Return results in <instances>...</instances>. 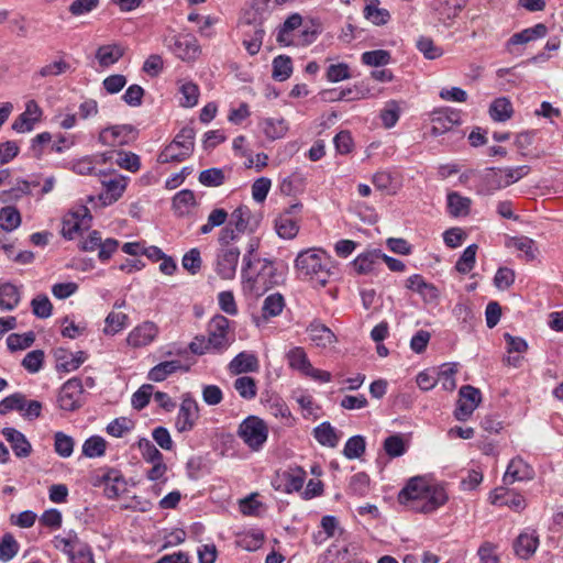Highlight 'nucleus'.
I'll list each match as a JSON object with an SVG mask.
<instances>
[{
    "label": "nucleus",
    "mask_w": 563,
    "mask_h": 563,
    "mask_svg": "<svg viewBox=\"0 0 563 563\" xmlns=\"http://www.w3.org/2000/svg\"><path fill=\"white\" fill-rule=\"evenodd\" d=\"M128 320V316L122 312H110L106 318V327L103 332L108 335H114L120 332Z\"/></svg>",
    "instance_id": "obj_62"
},
{
    "label": "nucleus",
    "mask_w": 563,
    "mask_h": 563,
    "mask_svg": "<svg viewBox=\"0 0 563 563\" xmlns=\"http://www.w3.org/2000/svg\"><path fill=\"white\" fill-rule=\"evenodd\" d=\"M19 302V288L11 283L0 284V308L3 310H13Z\"/></svg>",
    "instance_id": "obj_37"
},
{
    "label": "nucleus",
    "mask_w": 563,
    "mask_h": 563,
    "mask_svg": "<svg viewBox=\"0 0 563 563\" xmlns=\"http://www.w3.org/2000/svg\"><path fill=\"white\" fill-rule=\"evenodd\" d=\"M461 123V112L452 108L438 111L432 119V134L441 135Z\"/></svg>",
    "instance_id": "obj_19"
},
{
    "label": "nucleus",
    "mask_w": 563,
    "mask_h": 563,
    "mask_svg": "<svg viewBox=\"0 0 563 563\" xmlns=\"http://www.w3.org/2000/svg\"><path fill=\"white\" fill-rule=\"evenodd\" d=\"M21 223V214L15 207L7 206L0 209V228L11 232Z\"/></svg>",
    "instance_id": "obj_44"
},
{
    "label": "nucleus",
    "mask_w": 563,
    "mask_h": 563,
    "mask_svg": "<svg viewBox=\"0 0 563 563\" xmlns=\"http://www.w3.org/2000/svg\"><path fill=\"white\" fill-rule=\"evenodd\" d=\"M459 398L467 400L470 405L456 406L454 417L459 421L467 420L482 401L481 390L472 385H464L459 390Z\"/></svg>",
    "instance_id": "obj_17"
},
{
    "label": "nucleus",
    "mask_w": 563,
    "mask_h": 563,
    "mask_svg": "<svg viewBox=\"0 0 563 563\" xmlns=\"http://www.w3.org/2000/svg\"><path fill=\"white\" fill-rule=\"evenodd\" d=\"M532 477V467L521 457H515L509 462L503 482L505 485H511L517 481H526Z\"/></svg>",
    "instance_id": "obj_21"
},
{
    "label": "nucleus",
    "mask_w": 563,
    "mask_h": 563,
    "mask_svg": "<svg viewBox=\"0 0 563 563\" xmlns=\"http://www.w3.org/2000/svg\"><path fill=\"white\" fill-rule=\"evenodd\" d=\"M378 5L379 0H367L364 8V16L375 25H384L390 20V13Z\"/></svg>",
    "instance_id": "obj_36"
},
{
    "label": "nucleus",
    "mask_w": 563,
    "mask_h": 563,
    "mask_svg": "<svg viewBox=\"0 0 563 563\" xmlns=\"http://www.w3.org/2000/svg\"><path fill=\"white\" fill-rule=\"evenodd\" d=\"M384 450L389 457H399L406 453V444L401 434H393L384 440Z\"/></svg>",
    "instance_id": "obj_55"
},
{
    "label": "nucleus",
    "mask_w": 563,
    "mask_h": 563,
    "mask_svg": "<svg viewBox=\"0 0 563 563\" xmlns=\"http://www.w3.org/2000/svg\"><path fill=\"white\" fill-rule=\"evenodd\" d=\"M107 449V442L102 437L92 435L82 444V454L89 459L103 456Z\"/></svg>",
    "instance_id": "obj_46"
},
{
    "label": "nucleus",
    "mask_w": 563,
    "mask_h": 563,
    "mask_svg": "<svg viewBox=\"0 0 563 563\" xmlns=\"http://www.w3.org/2000/svg\"><path fill=\"white\" fill-rule=\"evenodd\" d=\"M230 373L239 375L243 373H254L260 368L258 358L254 353L241 352L233 357L228 366Z\"/></svg>",
    "instance_id": "obj_24"
},
{
    "label": "nucleus",
    "mask_w": 563,
    "mask_h": 563,
    "mask_svg": "<svg viewBox=\"0 0 563 563\" xmlns=\"http://www.w3.org/2000/svg\"><path fill=\"white\" fill-rule=\"evenodd\" d=\"M136 129L131 124H119L104 128L99 133V142L107 146L129 144L136 137Z\"/></svg>",
    "instance_id": "obj_12"
},
{
    "label": "nucleus",
    "mask_w": 563,
    "mask_h": 563,
    "mask_svg": "<svg viewBox=\"0 0 563 563\" xmlns=\"http://www.w3.org/2000/svg\"><path fill=\"white\" fill-rule=\"evenodd\" d=\"M1 433L11 444V448L18 457H27L31 454L32 445L21 431L7 427L2 429Z\"/></svg>",
    "instance_id": "obj_23"
},
{
    "label": "nucleus",
    "mask_w": 563,
    "mask_h": 563,
    "mask_svg": "<svg viewBox=\"0 0 563 563\" xmlns=\"http://www.w3.org/2000/svg\"><path fill=\"white\" fill-rule=\"evenodd\" d=\"M179 91L184 98V101L180 102L183 107L191 108L198 103L200 91L198 85H196L195 82H184L180 86Z\"/></svg>",
    "instance_id": "obj_57"
},
{
    "label": "nucleus",
    "mask_w": 563,
    "mask_h": 563,
    "mask_svg": "<svg viewBox=\"0 0 563 563\" xmlns=\"http://www.w3.org/2000/svg\"><path fill=\"white\" fill-rule=\"evenodd\" d=\"M236 434L251 451L257 452L267 441L268 427L262 418L251 415L239 424Z\"/></svg>",
    "instance_id": "obj_5"
},
{
    "label": "nucleus",
    "mask_w": 563,
    "mask_h": 563,
    "mask_svg": "<svg viewBox=\"0 0 563 563\" xmlns=\"http://www.w3.org/2000/svg\"><path fill=\"white\" fill-rule=\"evenodd\" d=\"M128 186L126 178H109L108 181H102V191L98 195H88L86 202L93 205V207H108L118 201Z\"/></svg>",
    "instance_id": "obj_7"
},
{
    "label": "nucleus",
    "mask_w": 563,
    "mask_h": 563,
    "mask_svg": "<svg viewBox=\"0 0 563 563\" xmlns=\"http://www.w3.org/2000/svg\"><path fill=\"white\" fill-rule=\"evenodd\" d=\"M33 313L40 319H46L51 317L53 306L46 295H38L31 301Z\"/></svg>",
    "instance_id": "obj_63"
},
{
    "label": "nucleus",
    "mask_w": 563,
    "mask_h": 563,
    "mask_svg": "<svg viewBox=\"0 0 563 563\" xmlns=\"http://www.w3.org/2000/svg\"><path fill=\"white\" fill-rule=\"evenodd\" d=\"M477 244L468 245L455 263V269L461 274L470 273L476 263Z\"/></svg>",
    "instance_id": "obj_49"
},
{
    "label": "nucleus",
    "mask_w": 563,
    "mask_h": 563,
    "mask_svg": "<svg viewBox=\"0 0 563 563\" xmlns=\"http://www.w3.org/2000/svg\"><path fill=\"white\" fill-rule=\"evenodd\" d=\"M548 34V27L543 23H538L532 27H527L512 34L507 41V46H515L529 43L531 41L543 38Z\"/></svg>",
    "instance_id": "obj_27"
},
{
    "label": "nucleus",
    "mask_w": 563,
    "mask_h": 563,
    "mask_svg": "<svg viewBox=\"0 0 563 563\" xmlns=\"http://www.w3.org/2000/svg\"><path fill=\"white\" fill-rule=\"evenodd\" d=\"M307 331L310 340L319 347H328L336 342V336L331 329L318 321L311 322Z\"/></svg>",
    "instance_id": "obj_25"
},
{
    "label": "nucleus",
    "mask_w": 563,
    "mask_h": 563,
    "mask_svg": "<svg viewBox=\"0 0 563 563\" xmlns=\"http://www.w3.org/2000/svg\"><path fill=\"white\" fill-rule=\"evenodd\" d=\"M287 360H288V364L291 368L299 371L303 375H306V373L312 366L307 356V353L300 346L292 347L287 353Z\"/></svg>",
    "instance_id": "obj_42"
},
{
    "label": "nucleus",
    "mask_w": 563,
    "mask_h": 563,
    "mask_svg": "<svg viewBox=\"0 0 563 563\" xmlns=\"http://www.w3.org/2000/svg\"><path fill=\"white\" fill-rule=\"evenodd\" d=\"M350 493L356 496H365L369 489V476L360 472L351 477L349 485Z\"/></svg>",
    "instance_id": "obj_64"
},
{
    "label": "nucleus",
    "mask_w": 563,
    "mask_h": 563,
    "mask_svg": "<svg viewBox=\"0 0 563 563\" xmlns=\"http://www.w3.org/2000/svg\"><path fill=\"white\" fill-rule=\"evenodd\" d=\"M251 210L246 206L238 207L230 216L229 224L235 228L238 233H243L249 227Z\"/></svg>",
    "instance_id": "obj_51"
},
{
    "label": "nucleus",
    "mask_w": 563,
    "mask_h": 563,
    "mask_svg": "<svg viewBox=\"0 0 563 563\" xmlns=\"http://www.w3.org/2000/svg\"><path fill=\"white\" fill-rule=\"evenodd\" d=\"M19 549L20 545L13 534L4 533L0 539V561L9 562L18 554Z\"/></svg>",
    "instance_id": "obj_50"
},
{
    "label": "nucleus",
    "mask_w": 563,
    "mask_h": 563,
    "mask_svg": "<svg viewBox=\"0 0 563 563\" xmlns=\"http://www.w3.org/2000/svg\"><path fill=\"white\" fill-rule=\"evenodd\" d=\"M195 135L194 128H183L174 140L161 152L158 162L165 164L186 159L194 152Z\"/></svg>",
    "instance_id": "obj_4"
},
{
    "label": "nucleus",
    "mask_w": 563,
    "mask_h": 563,
    "mask_svg": "<svg viewBox=\"0 0 563 563\" xmlns=\"http://www.w3.org/2000/svg\"><path fill=\"white\" fill-rule=\"evenodd\" d=\"M540 544L539 533L536 529L526 528L512 543L514 552L521 560L531 559Z\"/></svg>",
    "instance_id": "obj_15"
},
{
    "label": "nucleus",
    "mask_w": 563,
    "mask_h": 563,
    "mask_svg": "<svg viewBox=\"0 0 563 563\" xmlns=\"http://www.w3.org/2000/svg\"><path fill=\"white\" fill-rule=\"evenodd\" d=\"M262 130L267 139L277 140L288 131V124L284 119L267 118L261 122Z\"/></svg>",
    "instance_id": "obj_39"
},
{
    "label": "nucleus",
    "mask_w": 563,
    "mask_h": 563,
    "mask_svg": "<svg viewBox=\"0 0 563 563\" xmlns=\"http://www.w3.org/2000/svg\"><path fill=\"white\" fill-rule=\"evenodd\" d=\"M199 418V408L197 401L186 394L179 407L176 417L175 427L178 432H188L194 429Z\"/></svg>",
    "instance_id": "obj_13"
},
{
    "label": "nucleus",
    "mask_w": 563,
    "mask_h": 563,
    "mask_svg": "<svg viewBox=\"0 0 563 563\" xmlns=\"http://www.w3.org/2000/svg\"><path fill=\"white\" fill-rule=\"evenodd\" d=\"M137 448L141 451L142 457L147 463H153L164 459L161 451L146 438H141L137 441Z\"/></svg>",
    "instance_id": "obj_59"
},
{
    "label": "nucleus",
    "mask_w": 563,
    "mask_h": 563,
    "mask_svg": "<svg viewBox=\"0 0 563 563\" xmlns=\"http://www.w3.org/2000/svg\"><path fill=\"white\" fill-rule=\"evenodd\" d=\"M275 230L282 239L291 240L298 234L299 225L295 219L287 214H280L275 220Z\"/></svg>",
    "instance_id": "obj_40"
},
{
    "label": "nucleus",
    "mask_w": 563,
    "mask_h": 563,
    "mask_svg": "<svg viewBox=\"0 0 563 563\" xmlns=\"http://www.w3.org/2000/svg\"><path fill=\"white\" fill-rule=\"evenodd\" d=\"M380 265V250H372L360 254L353 262L354 271L360 275L374 272Z\"/></svg>",
    "instance_id": "obj_26"
},
{
    "label": "nucleus",
    "mask_w": 563,
    "mask_h": 563,
    "mask_svg": "<svg viewBox=\"0 0 563 563\" xmlns=\"http://www.w3.org/2000/svg\"><path fill=\"white\" fill-rule=\"evenodd\" d=\"M366 449V441L363 435H353L345 442L343 454L349 460L360 459Z\"/></svg>",
    "instance_id": "obj_48"
},
{
    "label": "nucleus",
    "mask_w": 563,
    "mask_h": 563,
    "mask_svg": "<svg viewBox=\"0 0 563 563\" xmlns=\"http://www.w3.org/2000/svg\"><path fill=\"white\" fill-rule=\"evenodd\" d=\"M44 357V351L33 350L24 356L21 364L27 372L34 374L43 367Z\"/></svg>",
    "instance_id": "obj_61"
},
{
    "label": "nucleus",
    "mask_w": 563,
    "mask_h": 563,
    "mask_svg": "<svg viewBox=\"0 0 563 563\" xmlns=\"http://www.w3.org/2000/svg\"><path fill=\"white\" fill-rule=\"evenodd\" d=\"M195 206L196 198L194 192L189 189L180 190L173 198V210L177 217L189 214Z\"/></svg>",
    "instance_id": "obj_30"
},
{
    "label": "nucleus",
    "mask_w": 563,
    "mask_h": 563,
    "mask_svg": "<svg viewBox=\"0 0 563 563\" xmlns=\"http://www.w3.org/2000/svg\"><path fill=\"white\" fill-rule=\"evenodd\" d=\"M489 500L495 506H507L517 512L522 511L527 507V501L521 494L506 487L495 488L489 495Z\"/></svg>",
    "instance_id": "obj_16"
},
{
    "label": "nucleus",
    "mask_w": 563,
    "mask_h": 563,
    "mask_svg": "<svg viewBox=\"0 0 563 563\" xmlns=\"http://www.w3.org/2000/svg\"><path fill=\"white\" fill-rule=\"evenodd\" d=\"M108 161H113L120 168L132 174L139 172L141 167V158L133 152L111 151L100 155V162L106 163Z\"/></svg>",
    "instance_id": "obj_18"
},
{
    "label": "nucleus",
    "mask_w": 563,
    "mask_h": 563,
    "mask_svg": "<svg viewBox=\"0 0 563 563\" xmlns=\"http://www.w3.org/2000/svg\"><path fill=\"white\" fill-rule=\"evenodd\" d=\"M390 53L385 49L367 51L361 56V60L364 65L373 67L385 66L390 62Z\"/></svg>",
    "instance_id": "obj_53"
},
{
    "label": "nucleus",
    "mask_w": 563,
    "mask_h": 563,
    "mask_svg": "<svg viewBox=\"0 0 563 563\" xmlns=\"http://www.w3.org/2000/svg\"><path fill=\"white\" fill-rule=\"evenodd\" d=\"M558 178H531V184L528 186L527 192H531L533 195H549L551 190L558 192ZM526 192V190H522Z\"/></svg>",
    "instance_id": "obj_45"
},
{
    "label": "nucleus",
    "mask_w": 563,
    "mask_h": 563,
    "mask_svg": "<svg viewBox=\"0 0 563 563\" xmlns=\"http://www.w3.org/2000/svg\"><path fill=\"white\" fill-rule=\"evenodd\" d=\"M92 216L86 205L78 206L75 210L67 212L62 222V235L73 240L77 233L88 230L91 225Z\"/></svg>",
    "instance_id": "obj_6"
},
{
    "label": "nucleus",
    "mask_w": 563,
    "mask_h": 563,
    "mask_svg": "<svg viewBox=\"0 0 563 563\" xmlns=\"http://www.w3.org/2000/svg\"><path fill=\"white\" fill-rule=\"evenodd\" d=\"M305 178H283L279 190L284 196L297 197L305 191Z\"/></svg>",
    "instance_id": "obj_58"
},
{
    "label": "nucleus",
    "mask_w": 563,
    "mask_h": 563,
    "mask_svg": "<svg viewBox=\"0 0 563 563\" xmlns=\"http://www.w3.org/2000/svg\"><path fill=\"white\" fill-rule=\"evenodd\" d=\"M302 23V18L299 13H292L285 22L279 26L277 33V42L282 45L289 46L295 44V41L290 40L289 33L298 29Z\"/></svg>",
    "instance_id": "obj_34"
},
{
    "label": "nucleus",
    "mask_w": 563,
    "mask_h": 563,
    "mask_svg": "<svg viewBox=\"0 0 563 563\" xmlns=\"http://www.w3.org/2000/svg\"><path fill=\"white\" fill-rule=\"evenodd\" d=\"M398 501L415 512L431 514L448 501V494L442 486H429L422 477H412L399 492Z\"/></svg>",
    "instance_id": "obj_1"
},
{
    "label": "nucleus",
    "mask_w": 563,
    "mask_h": 563,
    "mask_svg": "<svg viewBox=\"0 0 563 563\" xmlns=\"http://www.w3.org/2000/svg\"><path fill=\"white\" fill-rule=\"evenodd\" d=\"M307 473L300 466L289 467L288 471L284 472L283 477L285 479L286 493L299 492L303 487Z\"/></svg>",
    "instance_id": "obj_35"
},
{
    "label": "nucleus",
    "mask_w": 563,
    "mask_h": 563,
    "mask_svg": "<svg viewBox=\"0 0 563 563\" xmlns=\"http://www.w3.org/2000/svg\"><path fill=\"white\" fill-rule=\"evenodd\" d=\"M84 386L81 379L73 377L65 382L58 393V407L65 411H75L84 405Z\"/></svg>",
    "instance_id": "obj_8"
},
{
    "label": "nucleus",
    "mask_w": 563,
    "mask_h": 563,
    "mask_svg": "<svg viewBox=\"0 0 563 563\" xmlns=\"http://www.w3.org/2000/svg\"><path fill=\"white\" fill-rule=\"evenodd\" d=\"M520 178H479L477 185V192L481 195H493L496 190L506 188L511 184L518 181Z\"/></svg>",
    "instance_id": "obj_43"
},
{
    "label": "nucleus",
    "mask_w": 563,
    "mask_h": 563,
    "mask_svg": "<svg viewBox=\"0 0 563 563\" xmlns=\"http://www.w3.org/2000/svg\"><path fill=\"white\" fill-rule=\"evenodd\" d=\"M512 112V104L506 97L496 98L489 106V115L496 122L507 121Z\"/></svg>",
    "instance_id": "obj_33"
},
{
    "label": "nucleus",
    "mask_w": 563,
    "mask_h": 563,
    "mask_svg": "<svg viewBox=\"0 0 563 563\" xmlns=\"http://www.w3.org/2000/svg\"><path fill=\"white\" fill-rule=\"evenodd\" d=\"M35 341V334L33 331L25 332L23 334L11 333L7 338L8 349L11 351L25 350L30 347Z\"/></svg>",
    "instance_id": "obj_52"
},
{
    "label": "nucleus",
    "mask_w": 563,
    "mask_h": 563,
    "mask_svg": "<svg viewBox=\"0 0 563 563\" xmlns=\"http://www.w3.org/2000/svg\"><path fill=\"white\" fill-rule=\"evenodd\" d=\"M74 440L71 437L58 431L54 435L55 452L62 457H69L74 451Z\"/></svg>",
    "instance_id": "obj_56"
},
{
    "label": "nucleus",
    "mask_w": 563,
    "mask_h": 563,
    "mask_svg": "<svg viewBox=\"0 0 563 563\" xmlns=\"http://www.w3.org/2000/svg\"><path fill=\"white\" fill-rule=\"evenodd\" d=\"M256 264L261 265L260 269L255 274L251 269L247 271L242 279L244 286L257 296L285 282V268L282 263L269 258H257Z\"/></svg>",
    "instance_id": "obj_3"
},
{
    "label": "nucleus",
    "mask_w": 563,
    "mask_h": 563,
    "mask_svg": "<svg viewBox=\"0 0 563 563\" xmlns=\"http://www.w3.org/2000/svg\"><path fill=\"white\" fill-rule=\"evenodd\" d=\"M285 307V299L282 294L275 292L267 296L262 306V317L265 320L279 316Z\"/></svg>",
    "instance_id": "obj_38"
},
{
    "label": "nucleus",
    "mask_w": 563,
    "mask_h": 563,
    "mask_svg": "<svg viewBox=\"0 0 563 563\" xmlns=\"http://www.w3.org/2000/svg\"><path fill=\"white\" fill-rule=\"evenodd\" d=\"M240 258L239 247H220L217 252L216 272L222 279H232Z\"/></svg>",
    "instance_id": "obj_14"
},
{
    "label": "nucleus",
    "mask_w": 563,
    "mask_h": 563,
    "mask_svg": "<svg viewBox=\"0 0 563 563\" xmlns=\"http://www.w3.org/2000/svg\"><path fill=\"white\" fill-rule=\"evenodd\" d=\"M331 257L321 249L311 247L298 253L295 269L298 278L309 280L314 286L324 287L331 276Z\"/></svg>",
    "instance_id": "obj_2"
},
{
    "label": "nucleus",
    "mask_w": 563,
    "mask_h": 563,
    "mask_svg": "<svg viewBox=\"0 0 563 563\" xmlns=\"http://www.w3.org/2000/svg\"><path fill=\"white\" fill-rule=\"evenodd\" d=\"M157 325L152 321H145L129 333L126 341L133 347L145 346L157 336Z\"/></svg>",
    "instance_id": "obj_20"
},
{
    "label": "nucleus",
    "mask_w": 563,
    "mask_h": 563,
    "mask_svg": "<svg viewBox=\"0 0 563 563\" xmlns=\"http://www.w3.org/2000/svg\"><path fill=\"white\" fill-rule=\"evenodd\" d=\"M208 342L213 352L221 353L231 345L229 320L223 316L213 317L208 324Z\"/></svg>",
    "instance_id": "obj_10"
},
{
    "label": "nucleus",
    "mask_w": 563,
    "mask_h": 563,
    "mask_svg": "<svg viewBox=\"0 0 563 563\" xmlns=\"http://www.w3.org/2000/svg\"><path fill=\"white\" fill-rule=\"evenodd\" d=\"M168 48L181 60H194L200 54L197 38L191 34H177L166 40Z\"/></svg>",
    "instance_id": "obj_11"
},
{
    "label": "nucleus",
    "mask_w": 563,
    "mask_h": 563,
    "mask_svg": "<svg viewBox=\"0 0 563 563\" xmlns=\"http://www.w3.org/2000/svg\"><path fill=\"white\" fill-rule=\"evenodd\" d=\"M314 439L323 446L335 448L339 437L330 422L323 421L313 429Z\"/></svg>",
    "instance_id": "obj_32"
},
{
    "label": "nucleus",
    "mask_w": 563,
    "mask_h": 563,
    "mask_svg": "<svg viewBox=\"0 0 563 563\" xmlns=\"http://www.w3.org/2000/svg\"><path fill=\"white\" fill-rule=\"evenodd\" d=\"M154 386L151 384L142 385L132 396L131 404L136 410L144 409L153 395Z\"/></svg>",
    "instance_id": "obj_60"
},
{
    "label": "nucleus",
    "mask_w": 563,
    "mask_h": 563,
    "mask_svg": "<svg viewBox=\"0 0 563 563\" xmlns=\"http://www.w3.org/2000/svg\"><path fill=\"white\" fill-rule=\"evenodd\" d=\"M124 55V49L118 44L100 46L96 52V58L101 67L115 64Z\"/></svg>",
    "instance_id": "obj_31"
},
{
    "label": "nucleus",
    "mask_w": 563,
    "mask_h": 563,
    "mask_svg": "<svg viewBox=\"0 0 563 563\" xmlns=\"http://www.w3.org/2000/svg\"><path fill=\"white\" fill-rule=\"evenodd\" d=\"M292 74V60L287 55H278L273 59L272 77L278 81L287 80Z\"/></svg>",
    "instance_id": "obj_41"
},
{
    "label": "nucleus",
    "mask_w": 563,
    "mask_h": 563,
    "mask_svg": "<svg viewBox=\"0 0 563 563\" xmlns=\"http://www.w3.org/2000/svg\"><path fill=\"white\" fill-rule=\"evenodd\" d=\"M446 203L449 213L454 218L466 217L471 212L472 200L456 191L448 194Z\"/></svg>",
    "instance_id": "obj_29"
},
{
    "label": "nucleus",
    "mask_w": 563,
    "mask_h": 563,
    "mask_svg": "<svg viewBox=\"0 0 563 563\" xmlns=\"http://www.w3.org/2000/svg\"><path fill=\"white\" fill-rule=\"evenodd\" d=\"M95 485H103L104 495L109 499H115L126 490V481L117 468L100 470L95 476Z\"/></svg>",
    "instance_id": "obj_9"
},
{
    "label": "nucleus",
    "mask_w": 563,
    "mask_h": 563,
    "mask_svg": "<svg viewBox=\"0 0 563 563\" xmlns=\"http://www.w3.org/2000/svg\"><path fill=\"white\" fill-rule=\"evenodd\" d=\"M180 369L187 372L189 367L183 366L179 360L164 361L150 369L147 378L152 382H163L169 375Z\"/></svg>",
    "instance_id": "obj_28"
},
{
    "label": "nucleus",
    "mask_w": 563,
    "mask_h": 563,
    "mask_svg": "<svg viewBox=\"0 0 563 563\" xmlns=\"http://www.w3.org/2000/svg\"><path fill=\"white\" fill-rule=\"evenodd\" d=\"M234 389L246 400L254 399L257 395L256 380L251 376H241L234 380Z\"/></svg>",
    "instance_id": "obj_47"
},
{
    "label": "nucleus",
    "mask_w": 563,
    "mask_h": 563,
    "mask_svg": "<svg viewBox=\"0 0 563 563\" xmlns=\"http://www.w3.org/2000/svg\"><path fill=\"white\" fill-rule=\"evenodd\" d=\"M466 4L467 0H437L434 11L441 23L450 25Z\"/></svg>",
    "instance_id": "obj_22"
},
{
    "label": "nucleus",
    "mask_w": 563,
    "mask_h": 563,
    "mask_svg": "<svg viewBox=\"0 0 563 563\" xmlns=\"http://www.w3.org/2000/svg\"><path fill=\"white\" fill-rule=\"evenodd\" d=\"M25 405V396L21 393H14L0 401V415L4 416L12 410L23 411Z\"/></svg>",
    "instance_id": "obj_54"
}]
</instances>
